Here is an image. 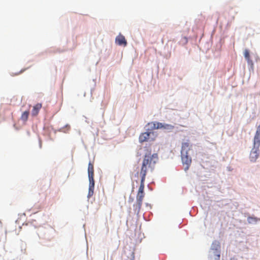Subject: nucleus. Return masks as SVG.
<instances>
[{"instance_id": "1", "label": "nucleus", "mask_w": 260, "mask_h": 260, "mask_svg": "<svg viewBox=\"0 0 260 260\" xmlns=\"http://www.w3.org/2000/svg\"><path fill=\"white\" fill-rule=\"evenodd\" d=\"M158 155L156 153L151 154L149 152L145 154L143 160L142 165L140 172L141 177L140 185L137 194V207L138 211L141 208L143 198L145 196L144 182L146 174L148 172H152L154 169L155 165L158 161Z\"/></svg>"}, {"instance_id": "2", "label": "nucleus", "mask_w": 260, "mask_h": 260, "mask_svg": "<svg viewBox=\"0 0 260 260\" xmlns=\"http://www.w3.org/2000/svg\"><path fill=\"white\" fill-rule=\"evenodd\" d=\"M191 147V145L188 142H184L182 144L181 156L182 163L183 165H185V171L188 170L191 163V158L188 155V151Z\"/></svg>"}, {"instance_id": "3", "label": "nucleus", "mask_w": 260, "mask_h": 260, "mask_svg": "<svg viewBox=\"0 0 260 260\" xmlns=\"http://www.w3.org/2000/svg\"><path fill=\"white\" fill-rule=\"evenodd\" d=\"M156 135L154 132H145L142 133L139 136V142L143 143L144 142H151L154 141L156 138Z\"/></svg>"}, {"instance_id": "4", "label": "nucleus", "mask_w": 260, "mask_h": 260, "mask_svg": "<svg viewBox=\"0 0 260 260\" xmlns=\"http://www.w3.org/2000/svg\"><path fill=\"white\" fill-rule=\"evenodd\" d=\"M148 125L150 126L152 130L159 128H170V127H173V126L169 124H163L160 122H151L148 123Z\"/></svg>"}, {"instance_id": "5", "label": "nucleus", "mask_w": 260, "mask_h": 260, "mask_svg": "<svg viewBox=\"0 0 260 260\" xmlns=\"http://www.w3.org/2000/svg\"><path fill=\"white\" fill-rule=\"evenodd\" d=\"M259 149L253 148L250 152L249 158L251 161L255 162L259 155Z\"/></svg>"}, {"instance_id": "6", "label": "nucleus", "mask_w": 260, "mask_h": 260, "mask_svg": "<svg viewBox=\"0 0 260 260\" xmlns=\"http://www.w3.org/2000/svg\"><path fill=\"white\" fill-rule=\"evenodd\" d=\"M115 42L119 46H123L125 47L127 45V42L125 37L121 34H119L116 37L115 39Z\"/></svg>"}, {"instance_id": "7", "label": "nucleus", "mask_w": 260, "mask_h": 260, "mask_svg": "<svg viewBox=\"0 0 260 260\" xmlns=\"http://www.w3.org/2000/svg\"><path fill=\"white\" fill-rule=\"evenodd\" d=\"M88 175L89 181H94L93 178L94 176V168L93 165L91 162L88 164Z\"/></svg>"}, {"instance_id": "8", "label": "nucleus", "mask_w": 260, "mask_h": 260, "mask_svg": "<svg viewBox=\"0 0 260 260\" xmlns=\"http://www.w3.org/2000/svg\"><path fill=\"white\" fill-rule=\"evenodd\" d=\"M42 107V105L41 103H38L34 106H33L32 110L31 111V115L32 116H36L37 115H38Z\"/></svg>"}, {"instance_id": "9", "label": "nucleus", "mask_w": 260, "mask_h": 260, "mask_svg": "<svg viewBox=\"0 0 260 260\" xmlns=\"http://www.w3.org/2000/svg\"><path fill=\"white\" fill-rule=\"evenodd\" d=\"M89 190L88 193V197L90 198L93 194L94 188V181H89Z\"/></svg>"}, {"instance_id": "10", "label": "nucleus", "mask_w": 260, "mask_h": 260, "mask_svg": "<svg viewBox=\"0 0 260 260\" xmlns=\"http://www.w3.org/2000/svg\"><path fill=\"white\" fill-rule=\"evenodd\" d=\"M244 57L249 64H252V61L250 59L249 50L245 49L244 52Z\"/></svg>"}, {"instance_id": "11", "label": "nucleus", "mask_w": 260, "mask_h": 260, "mask_svg": "<svg viewBox=\"0 0 260 260\" xmlns=\"http://www.w3.org/2000/svg\"><path fill=\"white\" fill-rule=\"evenodd\" d=\"M254 148H258L259 145H260V137L254 136Z\"/></svg>"}, {"instance_id": "12", "label": "nucleus", "mask_w": 260, "mask_h": 260, "mask_svg": "<svg viewBox=\"0 0 260 260\" xmlns=\"http://www.w3.org/2000/svg\"><path fill=\"white\" fill-rule=\"evenodd\" d=\"M29 113V112L28 111H25L24 112H23L21 116V120L24 121H27V120L28 119Z\"/></svg>"}, {"instance_id": "13", "label": "nucleus", "mask_w": 260, "mask_h": 260, "mask_svg": "<svg viewBox=\"0 0 260 260\" xmlns=\"http://www.w3.org/2000/svg\"><path fill=\"white\" fill-rule=\"evenodd\" d=\"M258 220H259V219L255 217L249 216L247 218V221L249 223H254Z\"/></svg>"}, {"instance_id": "14", "label": "nucleus", "mask_w": 260, "mask_h": 260, "mask_svg": "<svg viewBox=\"0 0 260 260\" xmlns=\"http://www.w3.org/2000/svg\"><path fill=\"white\" fill-rule=\"evenodd\" d=\"M214 259L215 260H219V258H220V254L219 253H217V254H214ZM211 260H212L213 259V256H211Z\"/></svg>"}, {"instance_id": "15", "label": "nucleus", "mask_w": 260, "mask_h": 260, "mask_svg": "<svg viewBox=\"0 0 260 260\" xmlns=\"http://www.w3.org/2000/svg\"><path fill=\"white\" fill-rule=\"evenodd\" d=\"M255 135L260 137V125L257 127V129H256V131Z\"/></svg>"}, {"instance_id": "16", "label": "nucleus", "mask_w": 260, "mask_h": 260, "mask_svg": "<svg viewBox=\"0 0 260 260\" xmlns=\"http://www.w3.org/2000/svg\"><path fill=\"white\" fill-rule=\"evenodd\" d=\"M231 260H232V259H231ZM233 260H234V259H233Z\"/></svg>"}]
</instances>
